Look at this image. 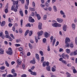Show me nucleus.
<instances>
[{
	"instance_id": "f257e3e1",
	"label": "nucleus",
	"mask_w": 77,
	"mask_h": 77,
	"mask_svg": "<svg viewBox=\"0 0 77 77\" xmlns=\"http://www.w3.org/2000/svg\"><path fill=\"white\" fill-rule=\"evenodd\" d=\"M12 2H13V5L11 7V11H14L15 12H17V9H18V1H14V0H11Z\"/></svg>"
},
{
	"instance_id": "f03ea898",
	"label": "nucleus",
	"mask_w": 77,
	"mask_h": 77,
	"mask_svg": "<svg viewBox=\"0 0 77 77\" xmlns=\"http://www.w3.org/2000/svg\"><path fill=\"white\" fill-rule=\"evenodd\" d=\"M69 42H70L69 38L66 37V38L65 43L66 44V46L67 47V48H69Z\"/></svg>"
},
{
	"instance_id": "7ed1b4c3",
	"label": "nucleus",
	"mask_w": 77,
	"mask_h": 77,
	"mask_svg": "<svg viewBox=\"0 0 77 77\" xmlns=\"http://www.w3.org/2000/svg\"><path fill=\"white\" fill-rule=\"evenodd\" d=\"M8 51H6V53L8 55H12V53H13V51L12 50V48H8Z\"/></svg>"
},
{
	"instance_id": "20e7f679",
	"label": "nucleus",
	"mask_w": 77,
	"mask_h": 77,
	"mask_svg": "<svg viewBox=\"0 0 77 77\" xmlns=\"http://www.w3.org/2000/svg\"><path fill=\"white\" fill-rule=\"evenodd\" d=\"M62 57H63L64 59H66V58L69 59V55L68 54H65L64 53L62 54Z\"/></svg>"
},
{
	"instance_id": "39448f33",
	"label": "nucleus",
	"mask_w": 77,
	"mask_h": 77,
	"mask_svg": "<svg viewBox=\"0 0 77 77\" xmlns=\"http://www.w3.org/2000/svg\"><path fill=\"white\" fill-rule=\"evenodd\" d=\"M26 4L25 6V8L26 9H28V6L29 5V0H26Z\"/></svg>"
},
{
	"instance_id": "423d86ee",
	"label": "nucleus",
	"mask_w": 77,
	"mask_h": 77,
	"mask_svg": "<svg viewBox=\"0 0 77 77\" xmlns=\"http://www.w3.org/2000/svg\"><path fill=\"white\" fill-rule=\"evenodd\" d=\"M43 32H44L42 31H40L38 32V39L39 40L41 39L39 37H40V36H42V35Z\"/></svg>"
},
{
	"instance_id": "0eeeda50",
	"label": "nucleus",
	"mask_w": 77,
	"mask_h": 77,
	"mask_svg": "<svg viewBox=\"0 0 77 77\" xmlns=\"http://www.w3.org/2000/svg\"><path fill=\"white\" fill-rule=\"evenodd\" d=\"M46 65L47 66H49V62H46L45 61L43 63V66L44 67H45Z\"/></svg>"
},
{
	"instance_id": "6e6552de",
	"label": "nucleus",
	"mask_w": 77,
	"mask_h": 77,
	"mask_svg": "<svg viewBox=\"0 0 77 77\" xmlns=\"http://www.w3.org/2000/svg\"><path fill=\"white\" fill-rule=\"evenodd\" d=\"M5 36L6 38H8V39H9V41L11 42L13 40V39L12 38H11V37L9 35H5Z\"/></svg>"
},
{
	"instance_id": "1a4fd4ad",
	"label": "nucleus",
	"mask_w": 77,
	"mask_h": 77,
	"mask_svg": "<svg viewBox=\"0 0 77 77\" xmlns=\"http://www.w3.org/2000/svg\"><path fill=\"white\" fill-rule=\"evenodd\" d=\"M42 23L40 22H39L38 23V28L40 30L41 29H42Z\"/></svg>"
},
{
	"instance_id": "9d476101",
	"label": "nucleus",
	"mask_w": 77,
	"mask_h": 77,
	"mask_svg": "<svg viewBox=\"0 0 77 77\" xmlns=\"http://www.w3.org/2000/svg\"><path fill=\"white\" fill-rule=\"evenodd\" d=\"M50 36V34L49 33H48L47 32H45V38H48Z\"/></svg>"
},
{
	"instance_id": "9b49d317",
	"label": "nucleus",
	"mask_w": 77,
	"mask_h": 77,
	"mask_svg": "<svg viewBox=\"0 0 77 77\" xmlns=\"http://www.w3.org/2000/svg\"><path fill=\"white\" fill-rule=\"evenodd\" d=\"M16 62H17V64L18 65H20L22 63V61L19 59H18Z\"/></svg>"
},
{
	"instance_id": "f8f14e48",
	"label": "nucleus",
	"mask_w": 77,
	"mask_h": 77,
	"mask_svg": "<svg viewBox=\"0 0 77 77\" xmlns=\"http://www.w3.org/2000/svg\"><path fill=\"white\" fill-rule=\"evenodd\" d=\"M57 21L58 23H62L63 22V20L62 19L59 18H57Z\"/></svg>"
},
{
	"instance_id": "ddd939ff",
	"label": "nucleus",
	"mask_w": 77,
	"mask_h": 77,
	"mask_svg": "<svg viewBox=\"0 0 77 77\" xmlns=\"http://www.w3.org/2000/svg\"><path fill=\"white\" fill-rule=\"evenodd\" d=\"M56 67L55 66H54L53 67L51 68V71L53 72H55L56 71Z\"/></svg>"
},
{
	"instance_id": "4468645a",
	"label": "nucleus",
	"mask_w": 77,
	"mask_h": 77,
	"mask_svg": "<svg viewBox=\"0 0 77 77\" xmlns=\"http://www.w3.org/2000/svg\"><path fill=\"white\" fill-rule=\"evenodd\" d=\"M35 14H36V16L38 18V20H40L41 19V17H40V15L38 14H37V12L36 11L35 12Z\"/></svg>"
},
{
	"instance_id": "2eb2a0df",
	"label": "nucleus",
	"mask_w": 77,
	"mask_h": 77,
	"mask_svg": "<svg viewBox=\"0 0 77 77\" xmlns=\"http://www.w3.org/2000/svg\"><path fill=\"white\" fill-rule=\"evenodd\" d=\"M0 54H4V50L1 48H0Z\"/></svg>"
},
{
	"instance_id": "dca6fc26",
	"label": "nucleus",
	"mask_w": 77,
	"mask_h": 77,
	"mask_svg": "<svg viewBox=\"0 0 77 77\" xmlns=\"http://www.w3.org/2000/svg\"><path fill=\"white\" fill-rule=\"evenodd\" d=\"M35 57L37 60H38V61L39 60V56L38 54H35Z\"/></svg>"
},
{
	"instance_id": "f3484780",
	"label": "nucleus",
	"mask_w": 77,
	"mask_h": 77,
	"mask_svg": "<svg viewBox=\"0 0 77 77\" xmlns=\"http://www.w3.org/2000/svg\"><path fill=\"white\" fill-rule=\"evenodd\" d=\"M5 24H6V22L5 21H3L2 23H1V26H4L5 25Z\"/></svg>"
},
{
	"instance_id": "a211bd4d",
	"label": "nucleus",
	"mask_w": 77,
	"mask_h": 77,
	"mask_svg": "<svg viewBox=\"0 0 77 77\" xmlns=\"http://www.w3.org/2000/svg\"><path fill=\"white\" fill-rule=\"evenodd\" d=\"M57 23H55L52 24V26L53 27H57Z\"/></svg>"
},
{
	"instance_id": "6ab92c4d",
	"label": "nucleus",
	"mask_w": 77,
	"mask_h": 77,
	"mask_svg": "<svg viewBox=\"0 0 77 77\" xmlns=\"http://www.w3.org/2000/svg\"><path fill=\"white\" fill-rule=\"evenodd\" d=\"M29 9L30 11L31 12H34L35 10V8H32V7H29Z\"/></svg>"
},
{
	"instance_id": "aec40b11",
	"label": "nucleus",
	"mask_w": 77,
	"mask_h": 77,
	"mask_svg": "<svg viewBox=\"0 0 77 77\" xmlns=\"http://www.w3.org/2000/svg\"><path fill=\"white\" fill-rule=\"evenodd\" d=\"M63 30L65 32H66V26L64 25L63 27Z\"/></svg>"
},
{
	"instance_id": "412c9836",
	"label": "nucleus",
	"mask_w": 77,
	"mask_h": 77,
	"mask_svg": "<svg viewBox=\"0 0 77 77\" xmlns=\"http://www.w3.org/2000/svg\"><path fill=\"white\" fill-rule=\"evenodd\" d=\"M50 68L51 67L50 66H47L46 67V69L48 71H50Z\"/></svg>"
},
{
	"instance_id": "4be33fe9",
	"label": "nucleus",
	"mask_w": 77,
	"mask_h": 77,
	"mask_svg": "<svg viewBox=\"0 0 77 77\" xmlns=\"http://www.w3.org/2000/svg\"><path fill=\"white\" fill-rule=\"evenodd\" d=\"M72 29H73V30H74L75 28V25L74 23L72 24Z\"/></svg>"
},
{
	"instance_id": "5701e85b",
	"label": "nucleus",
	"mask_w": 77,
	"mask_h": 77,
	"mask_svg": "<svg viewBox=\"0 0 77 77\" xmlns=\"http://www.w3.org/2000/svg\"><path fill=\"white\" fill-rule=\"evenodd\" d=\"M30 63H32V64H35V63H36V62L35 60H32L30 61Z\"/></svg>"
},
{
	"instance_id": "b1692460",
	"label": "nucleus",
	"mask_w": 77,
	"mask_h": 77,
	"mask_svg": "<svg viewBox=\"0 0 77 77\" xmlns=\"http://www.w3.org/2000/svg\"><path fill=\"white\" fill-rule=\"evenodd\" d=\"M29 30H27L25 32V33L24 34V36H26L27 35V34L29 33Z\"/></svg>"
},
{
	"instance_id": "393cba45",
	"label": "nucleus",
	"mask_w": 77,
	"mask_h": 77,
	"mask_svg": "<svg viewBox=\"0 0 77 77\" xmlns=\"http://www.w3.org/2000/svg\"><path fill=\"white\" fill-rule=\"evenodd\" d=\"M55 42H56V39H55V38H54L53 41V43H52L53 46H54V44H55Z\"/></svg>"
},
{
	"instance_id": "a878e982",
	"label": "nucleus",
	"mask_w": 77,
	"mask_h": 77,
	"mask_svg": "<svg viewBox=\"0 0 77 77\" xmlns=\"http://www.w3.org/2000/svg\"><path fill=\"white\" fill-rule=\"evenodd\" d=\"M26 27H31V24L29 23H28L26 25Z\"/></svg>"
},
{
	"instance_id": "bb28decb",
	"label": "nucleus",
	"mask_w": 77,
	"mask_h": 77,
	"mask_svg": "<svg viewBox=\"0 0 77 77\" xmlns=\"http://www.w3.org/2000/svg\"><path fill=\"white\" fill-rule=\"evenodd\" d=\"M5 63L7 67H9V63H8V61H5Z\"/></svg>"
},
{
	"instance_id": "cd10ccee",
	"label": "nucleus",
	"mask_w": 77,
	"mask_h": 77,
	"mask_svg": "<svg viewBox=\"0 0 77 77\" xmlns=\"http://www.w3.org/2000/svg\"><path fill=\"white\" fill-rule=\"evenodd\" d=\"M31 74L33 75H36V73L35 72H31Z\"/></svg>"
},
{
	"instance_id": "c85d7f7f",
	"label": "nucleus",
	"mask_w": 77,
	"mask_h": 77,
	"mask_svg": "<svg viewBox=\"0 0 77 77\" xmlns=\"http://www.w3.org/2000/svg\"><path fill=\"white\" fill-rule=\"evenodd\" d=\"M23 19H21L20 20V26L21 27H23Z\"/></svg>"
},
{
	"instance_id": "c756f323",
	"label": "nucleus",
	"mask_w": 77,
	"mask_h": 77,
	"mask_svg": "<svg viewBox=\"0 0 77 77\" xmlns=\"http://www.w3.org/2000/svg\"><path fill=\"white\" fill-rule=\"evenodd\" d=\"M20 14L21 15V16L22 17H23L24 16V15L23 14V11H20Z\"/></svg>"
},
{
	"instance_id": "7c9ffc66",
	"label": "nucleus",
	"mask_w": 77,
	"mask_h": 77,
	"mask_svg": "<svg viewBox=\"0 0 77 77\" xmlns=\"http://www.w3.org/2000/svg\"><path fill=\"white\" fill-rule=\"evenodd\" d=\"M33 34V31H29V36H31Z\"/></svg>"
},
{
	"instance_id": "2f4dec72",
	"label": "nucleus",
	"mask_w": 77,
	"mask_h": 77,
	"mask_svg": "<svg viewBox=\"0 0 77 77\" xmlns=\"http://www.w3.org/2000/svg\"><path fill=\"white\" fill-rule=\"evenodd\" d=\"M24 51H23L22 52L20 53V56H22L24 55Z\"/></svg>"
},
{
	"instance_id": "473e14b6",
	"label": "nucleus",
	"mask_w": 77,
	"mask_h": 77,
	"mask_svg": "<svg viewBox=\"0 0 77 77\" xmlns=\"http://www.w3.org/2000/svg\"><path fill=\"white\" fill-rule=\"evenodd\" d=\"M32 5L34 8H35L36 7L35 6V3L34 2H32Z\"/></svg>"
},
{
	"instance_id": "72a5a7b5",
	"label": "nucleus",
	"mask_w": 77,
	"mask_h": 77,
	"mask_svg": "<svg viewBox=\"0 0 77 77\" xmlns=\"http://www.w3.org/2000/svg\"><path fill=\"white\" fill-rule=\"evenodd\" d=\"M32 5L34 8H35L36 7L35 6V3L34 2H32Z\"/></svg>"
},
{
	"instance_id": "f704fd0d",
	"label": "nucleus",
	"mask_w": 77,
	"mask_h": 77,
	"mask_svg": "<svg viewBox=\"0 0 77 77\" xmlns=\"http://www.w3.org/2000/svg\"><path fill=\"white\" fill-rule=\"evenodd\" d=\"M53 8L54 11V12H56V11H57V8H56V7L55 6H54Z\"/></svg>"
},
{
	"instance_id": "c9c22d12",
	"label": "nucleus",
	"mask_w": 77,
	"mask_h": 77,
	"mask_svg": "<svg viewBox=\"0 0 77 77\" xmlns=\"http://www.w3.org/2000/svg\"><path fill=\"white\" fill-rule=\"evenodd\" d=\"M5 69V67L4 66H2L0 67V69L1 70H4Z\"/></svg>"
},
{
	"instance_id": "e433bc0d",
	"label": "nucleus",
	"mask_w": 77,
	"mask_h": 77,
	"mask_svg": "<svg viewBox=\"0 0 77 77\" xmlns=\"http://www.w3.org/2000/svg\"><path fill=\"white\" fill-rule=\"evenodd\" d=\"M39 53L42 56H44V54L43 53V52H42V51H39Z\"/></svg>"
},
{
	"instance_id": "4c0bfd02",
	"label": "nucleus",
	"mask_w": 77,
	"mask_h": 77,
	"mask_svg": "<svg viewBox=\"0 0 77 77\" xmlns=\"http://www.w3.org/2000/svg\"><path fill=\"white\" fill-rule=\"evenodd\" d=\"M66 51L67 53H70V50L69 49H67L66 50Z\"/></svg>"
},
{
	"instance_id": "58836bf2",
	"label": "nucleus",
	"mask_w": 77,
	"mask_h": 77,
	"mask_svg": "<svg viewBox=\"0 0 77 77\" xmlns=\"http://www.w3.org/2000/svg\"><path fill=\"white\" fill-rule=\"evenodd\" d=\"M62 62L63 63H64V64H65L66 65L67 64V62H66V61L64 60H62Z\"/></svg>"
},
{
	"instance_id": "ea45409f",
	"label": "nucleus",
	"mask_w": 77,
	"mask_h": 77,
	"mask_svg": "<svg viewBox=\"0 0 77 77\" xmlns=\"http://www.w3.org/2000/svg\"><path fill=\"white\" fill-rule=\"evenodd\" d=\"M66 75L67 77H69L71 76V74L68 72H66Z\"/></svg>"
},
{
	"instance_id": "a19ab883",
	"label": "nucleus",
	"mask_w": 77,
	"mask_h": 77,
	"mask_svg": "<svg viewBox=\"0 0 77 77\" xmlns=\"http://www.w3.org/2000/svg\"><path fill=\"white\" fill-rule=\"evenodd\" d=\"M44 61V57H42L41 58V62L42 63Z\"/></svg>"
},
{
	"instance_id": "79ce46f5",
	"label": "nucleus",
	"mask_w": 77,
	"mask_h": 77,
	"mask_svg": "<svg viewBox=\"0 0 77 77\" xmlns=\"http://www.w3.org/2000/svg\"><path fill=\"white\" fill-rule=\"evenodd\" d=\"M29 45L30 48V49H32V48H33V47L32 45L30 43H29Z\"/></svg>"
},
{
	"instance_id": "37998d69",
	"label": "nucleus",
	"mask_w": 77,
	"mask_h": 77,
	"mask_svg": "<svg viewBox=\"0 0 77 77\" xmlns=\"http://www.w3.org/2000/svg\"><path fill=\"white\" fill-rule=\"evenodd\" d=\"M35 39L36 43H38V38H37V37L35 36Z\"/></svg>"
},
{
	"instance_id": "c03bdc74",
	"label": "nucleus",
	"mask_w": 77,
	"mask_h": 77,
	"mask_svg": "<svg viewBox=\"0 0 77 77\" xmlns=\"http://www.w3.org/2000/svg\"><path fill=\"white\" fill-rule=\"evenodd\" d=\"M15 72V69H12L11 70V72L12 73V74H14Z\"/></svg>"
},
{
	"instance_id": "a18cd8bd",
	"label": "nucleus",
	"mask_w": 77,
	"mask_h": 77,
	"mask_svg": "<svg viewBox=\"0 0 77 77\" xmlns=\"http://www.w3.org/2000/svg\"><path fill=\"white\" fill-rule=\"evenodd\" d=\"M10 36L12 38H13L14 39H15V37L14 36V35H13V34H11L10 35Z\"/></svg>"
},
{
	"instance_id": "49530a36",
	"label": "nucleus",
	"mask_w": 77,
	"mask_h": 77,
	"mask_svg": "<svg viewBox=\"0 0 77 77\" xmlns=\"http://www.w3.org/2000/svg\"><path fill=\"white\" fill-rule=\"evenodd\" d=\"M13 77H17V73H16L15 72L14 73H13Z\"/></svg>"
},
{
	"instance_id": "de8ad7c7",
	"label": "nucleus",
	"mask_w": 77,
	"mask_h": 77,
	"mask_svg": "<svg viewBox=\"0 0 77 77\" xmlns=\"http://www.w3.org/2000/svg\"><path fill=\"white\" fill-rule=\"evenodd\" d=\"M53 38H54L53 37V36H51V38H50V39H51L50 42H52V41H53Z\"/></svg>"
},
{
	"instance_id": "09e8293b",
	"label": "nucleus",
	"mask_w": 77,
	"mask_h": 77,
	"mask_svg": "<svg viewBox=\"0 0 77 77\" xmlns=\"http://www.w3.org/2000/svg\"><path fill=\"white\" fill-rule=\"evenodd\" d=\"M46 41H47V39L45 38H44L43 39V43H45V42H46Z\"/></svg>"
},
{
	"instance_id": "8fccbe9b",
	"label": "nucleus",
	"mask_w": 77,
	"mask_h": 77,
	"mask_svg": "<svg viewBox=\"0 0 77 77\" xmlns=\"http://www.w3.org/2000/svg\"><path fill=\"white\" fill-rule=\"evenodd\" d=\"M73 72L74 73V74H75V73H77V70H76V69H74L73 70Z\"/></svg>"
},
{
	"instance_id": "3c124183",
	"label": "nucleus",
	"mask_w": 77,
	"mask_h": 77,
	"mask_svg": "<svg viewBox=\"0 0 77 77\" xmlns=\"http://www.w3.org/2000/svg\"><path fill=\"white\" fill-rule=\"evenodd\" d=\"M69 45L71 48H73L74 47V45L72 44H70Z\"/></svg>"
},
{
	"instance_id": "603ef678",
	"label": "nucleus",
	"mask_w": 77,
	"mask_h": 77,
	"mask_svg": "<svg viewBox=\"0 0 77 77\" xmlns=\"http://www.w3.org/2000/svg\"><path fill=\"white\" fill-rule=\"evenodd\" d=\"M19 50L20 51H23V48L21 47H20L19 48Z\"/></svg>"
},
{
	"instance_id": "864d4df0",
	"label": "nucleus",
	"mask_w": 77,
	"mask_h": 77,
	"mask_svg": "<svg viewBox=\"0 0 77 77\" xmlns=\"http://www.w3.org/2000/svg\"><path fill=\"white\" fill-rule=\"evenodd\" d=\"M73 54L75 56H76L77 54V51H75L73 53Z\"/></svg>"
},
{
	"instance_id": "5fc2aeb1",
	"label": "nucleus",
	"mask_w": 77,
	"mask_h": 77,
	"mask_svg": "<svg viewBox=\"0 0 77 77\" xmlns=\"http://www.w3.org/2000/svg\"><path fill=\"white\" fill-rule=\"evenodd\" d=\"M21 77H27V75L26 74H23L21 75Z\"/></svg>"
},
{
	"instance_id": "6e6d98bb",
	"label": "nucleus",
	"mask_w": 77,
	"mask_h": 77,
	"mask_svg": "<svg viewBox=\"0 0 77 77\" xmlns=\"http://www.w3.org/2000/svg\"><path fill=\"white\" fill-rule=\"evenodd\" d=\"M29 22H31V23H33L35 22V20L34 19H32L29 21Z\"/></svg>"
},
{
	"instance_id": "4d7b16f0",
	"label": "nucleus",
	"mask_w": 77,
	"mask_h": 77,
	"mask_svg": "<svg viewBox=\"0 0 77 77\" xmlns=\"http://www.w3.org/2000/svg\"><path fill=\"white\" fill-rule=\"evenodd\" d=\"M60 13L61 14V15H64L65 14V13L62 10L60 11Z\"/></svg>"
},
{
	"instance_id": "13d9d810",
	"label": "nucleus",
	"mask_w": 77,
	"mask_h": 77,
	"mask_svg": "<svg viewBox=\"0 0 77 77\" xmlns=\"http://www.w3.org/2000/svg\"><path fill=\"white\" fill-rule=\"evenodd\" d=\"M47 19V15H45L43 17V20H46Z\"/></svg>"
},
{
	"instance_id": "bf43d9fd",
	"label": "nucleus",
	"mask_w": 77,
	"mask_h": 77,
	"mask_svg": "<svg viewBox=\"0 0 77 77\" xmlns=\"http://www.w3.org/2000/svg\"><path fill=\"white\" fill-rule=\"evenodd\" d=\"M12 30L13 32H15V26L13 27Z\"/></svg>"
},
{
	"instance_id": "052dcab7",
	"label": "nucleus",
	"mask_w": 77,
	"mask_h": 77,
	"mask_svg": "<svg viewBox=\"0 0 77 77\" xmlns=\"http://www.w3.org/2000/svg\"><path fill=\"white\" fill-rule=\"evenodd\" d=\"M59 41H57L56 42V44L55 45V47H57V45H59Z\"/></svg>"
},
{
	"instance_id": "680f3d73",
	"label": "nucleus",
	"mask_w": 77,
	"mask_h": 77,
	"mask_svg": "<svg viewBox=\"0 0 77 77\" xmlns=\"http://www.w3.org/2000/svg\"><path fill=\"white\" fill-rule=\"evenodd\" d=\"M61 26L62 25L60 24L57 23V27H61Z\"/></svg>"
},
{
	"instance_id": "e2e57ef3",
	"label": "nucleus",
	"mask_w": 77,
	"mask_h": 77,
	"mask_svg": "<svg viewBox=\"0 0 77 77\" xmlns=\"http://www.w3.org/2000/svg\"><path fill=\"white\" fill-rule=\"evenodd\" d=\"M19 32L20 33H21L23 32V31L22 30V29H19Z\"/></svg>"
},
{
	"instance_id": "0e129e2a",
	"label": "nucleus",
	"mask_w": 77,
	"mask_h": 77,
	"mask_svg": "<svg viewBox=\"0 0 77 77\" xmlns=\"http://www.w3.org/2000/svg\"><path fill=\"white\" fill-rule=\"evenodd\" d=\"M8 21L9 23H12V21H11V18H10V17L8 18Z\"/></svg>"
},
{
	"instance_id": "69168bd1",
	"label": "nucleus",
	"mask_w": 77,
	"mask_h": 77,
	"mask_svg": "<svg viewBox=\"0 0 77 77\" xmlns=\"http://www.w3.org/2000/svg\"><path fill=\"white\" fill-rule=\"evenodd\" d=\"M5 13H8V8H6L5 10Z\"/></svg>"
},
{
	"instance_id": "338daca9",
	"label": "nucleus",
	"mask_w": 77,
	"mask_h": 77,
	"mask_svg": "<svg viewBox=\"0 0 77 77\" xmlns=\"http://www.w3.org/2000/svg\"><path fill=\"white\" fill-rule=\"evenodd\" d=\"M32 19V17H29V22H30V21Z\"/></svg>"
},
{
	"instance_id": "774afa93",
	"label": "nucleus",
	"mask_w": 77,
	"mask_h": 77,
	"mask_svg": "<svg viewBox=\"0 0 77 77\" xmlns=\"http://www.w3.org/2000/svg\"><path fill=\"white\" fill-rule=\"evenodd\" d=\"M75 43L77 45V37H76L75 38Z\"/></svg>"
}]
</instances>
